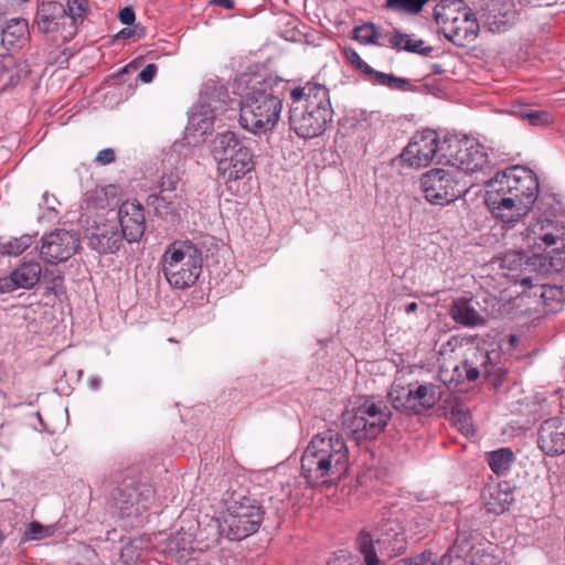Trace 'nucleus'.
Returning a JSON list of instances; mask_svg holds the SVG:
<instances>
[{"label":"nucleus","mask_w":565,"mask_h":565,"mask_svg":"<svg viewBox=\"0 0 565 565\" xmlns=\"http://www.w3.org/2000/svg\"><path fill=\"white\" fill-rule=\"evenodd\" d=\"M494 178L502 184L501 189L531 210L539 194V181L532 170L515 166L498 172Z\"/></svg>","instance_id":"obj_10"},{"label":"nucleus","mask_w":565,"mask_h":565,"mask_svg":"<svg viewBox=\"0 0 565 565\" xmlns=\"http://www.w3.org/2000/svg\"><path fill=\"white\" fill-rule=\"evenodd\" d=\"M541 239L542 242L547 245V246H552L554 244H556L557 242V236L551 234V233H546L544 235L541 236Z\"/></svg>","instance_id":"obj_55"},{"label":"nucleus","mask_w":565,"mask_h":565,"mask_svg":"<svg viewBox=\"0 0 565 565\" xmlns=\"http://www.w3.org/2000/svg\"><path fill=\"white\" fill-rule=\"evenodd\" d=\"M539 446L547 456L565 452V426L559 417L545 420L540 429Z\"/></svg>","instance_id":"obj_20"},{"label":"nucleus","mask_w":565,"mask_h":565,"mask_svg":"<svg viewBox=\"0 0 565 565\" xmlns=\"http://www.w3.org/2000/svg\"><path fill=\"white\" fill-rule=\"evenodd\" d=\"M86 237L90 248L99 254H113L117 252L121 245L122 236L115 221L94 222L87 228Z\"/></svg>","instance_id":"obj_16"},{"label":"nucleus","mask_w":565,"mask_h":565,"mask_svg":"<svg viewBox=\"0 0 565 565\" xmlns=\"http://www.w3.org/2000/svg\"><path fill=\"white\" fill-rule=\"evenodd\" d=\"M487 461L491 470L500 476L509 471L514 461V454L509 448H501L489 452Z\"/></svg>","instance_id":"obj_30"},{"label":"nucleus","mask_w":565,"mask_h":565,"mask_svg":"<svg viewBox=\"0 0 565 565\" xmlns=\"http://www.w3.org/2000/svg\"><path fill=\"white\" fill-rule=\"evenodd\" d=\"M449 316L458 324L477 328L487 323L489 312L476 298L460 297L451 302Z\"/></svg>","instance_id":"obj_17"},{"label":"nucleus","mask_w":565,"mask_h":565,"mask_svg":"<svg viewBox=\"0 0 565 565\" xmlns=\"http://www.w3.org/2000/svg\"><path fill=\"white\" fill-rule=\"evenodd\" d=\"M178 180L179 178L172 172L164 174L160 182L161 191L159 194H172L177 188Z\"/></svg>","instance_id":"obj_44"},{"label":"nucleus","mask_w":565,"mask_h":565,"mask_svg":"<svg viewBox=\"0 0 565 565\" xmlns=\"http://www.w3.org/2000/svg\"><path fill=\"white\" fill-rule=\"evenodd\" d=\"M391 412L383 402L366 398L344 414V425L356 441L375 438L386 427Z\"/></svg>","instance_id":"obj_8"},{"label":"nucleus","mask_w":565,"mask_h":565,"mask_svg":"<svg viewBox=\"0 0 565 565\" xmlns=\"http://www.w3.org/2000/svg\"><path fill=\"white\" fill-rule=\"evenodd\" d=\"M512 501L501 500L500 497H484L482 505L487 513L499 515L509 509Z\"/></svg>","instance_id":"obj_37"},{"label":"nucleus","mask_w":565,"mask_h":565,"mask_svg":"<svg viewBox=\"0 0 565 565\" xmlns=\"http://www.w3.org/2000/svg\"><path fill=\"white\" fill-rule=\"evenodd\" d=\"M90 200L95 209H105L109 204L107 191L104 188H96L90 194Z\"/></svg>","instance_id":"obj_45"},{"label":"nucleus","mask_w":565,"mask_h":565,"mask_svg":"<svg viewBox=\"0 0 565 565\" xmlns=\"http://www.w3.org/2000/svg\"><path fill=\"white\" fill-rule=\"evenodd\" d=\"M29 32L28 21L24 19H12L2 30V44L6 46H14L21 40L25 39Z\"/></svg>","instance_id":"obj_29"},{"label":"nucleus","mask_w":565,"mask_h":565,"mask_svg":"<svg viewBox=\"0 0 565 565\" xmlns=\"http://www.w3.org/2000/svg\"><path fill=\"white\" fill-rule=\"evenodd\" d=\"M349 450L335 433L315 436L301 456V471L312 488L329 487L348 469Z\"/></svg>","instance_id":"obj_1"},{"label":"nucleus","mask_w":565,"mask_h":565,"mask_svg":"<svg viewBox=\"0 0 565 565\" xmlns=\"http://www.w3.org/2000/svg\"><path fill=\"white\" fill-rule=\"evenodd\" d=\"M55 532V525H42L41 523L33 521L28 525L25 537L28 540L40 541L53 536Z\"/></svg>","instance_id":"obj_36"},{"label":"nucleus","mask_w":565,"mask_h":565,"mask_svg":"<svg viewBox=\"0 0 565 565\" xmlns=\"http://www.w3.org/2000/svg\"><path fill=\"white\" fill-rule=\"evenodd\" d=\"M42 267L39 262L30 260L21 264L9 276L0 278V294L15 289H32L40 280Z\"/></svg>","instance_id":"obj_19"},{"label":"nucleus","mask_w":565,"mask_h":565,"mask_svg":"<svg viewBox=\"0 0 565 565\" xmlns=\"http://www.w3.org/2000/svg\"><path fill=\"white\" fill-rule=\"evenodd\" d=\"M290 97V128L303 139L322 135L333 117L328 88L318 83H307L294 88Z\"/></svg>","instance_id":"obj_2"},{"label":"nucleus","mask_w":565,"mask_h":565,"mask_svg":"<svg viewBox=\"0 0 565 565\" xmlns=\"http://www.w3.org/2000/svg\"><path fill=\"white\" fill-rule=\"evenodd\" d=\"M522 284H523V285H525V286H531V285H532V284H531V279H530V278H524V279L522 280Z\"/></svg>","instance_id":"obj_60"},{"label":"nucleus","mask_w":565,"mask_h":565,"mask_svg":"<svg viewBox=\"0 0 565 565\" xmlns=\"http://www.w3.org/2000/svg\"><path fill=\"white\" fill-rule=\"evenodd\" d=\"M478 548L472 543L471 533L459 531L455 543L443 557H448L447 565H468L470 555L478 551Z\"/></svg>","instance_id":"obj_24"},{"label":"nucleus","mask_w":565,"mask_h":565,"mask_svg":"<svg viewBox=\"0 0 565 565\" xmlns=\"http://www.w3.org/2000/svg\"><path fill=\"white\" fill-rule=\"evenodd\" d=\"M148 200V204L151 205L161 217L171 221H175L180 217L182 201L177 194H152Z\"/></svg>","instance_id":"obj_25"},{"label":"nucleus","mask_w":565,"mask_h":565,"mask_svg":"<svg viewBox=\"0 0 565 565\" xmlns=\"http://www.w3.org/2000/svg\"><path fill=\"white\" fill-rule=\"evenodd\" d=\"M502 184L493 177L488 181L484 203L491 214L507 224H513L524 217L530 210L515 199L508 194Z\"/></svg>","instance_id":"obj_9"},{"label":"nucleus","mask_w":565,"mask_h":565,"mask_svg":"<svg viewBox=\"0 0 565 565\" xmlns=\"http://www.w3.org/2000/svg\"><path fill=\"white\" fill-rule=\"evenodd\" d=\"M524 257L520 252H508L501 257L500 266L509 270H515L523 264Z\"/></svg>","instance_id":"obj_39"},{"label":"nucleus","mask_w":565,"mask_h":565,"mask_svg":"<svg viewBox=\"0 0 565 565\" xmlns=\"http://www.w3.org/2000/svg\"><path fill=\"white\" fill-rule=\"evenodd\" d=\"M545 262H548L550 270L563 271L565 269V257H563V250L559 248L553 249L544 257Z\"/></svg>","instance_id":"obj_41"},{"label":"nucleus","mask_w":565,"mask_h":565,"mask_svg":"<svg viewBox=\"0 0 565 565\" xmlns=\"http://www.w3.org/2000/svg\"><path fill=\"white\" fill-rule=\"evenodd\" d=\"M119 20L121 23L130 25L135 21V11L131 7H126L119 12Z\"/></svg>","instance_id":"obj_50"},{"label":"nucleus","mask_w":565,"mask_h":565,"mask_svg":"<svg viewBox=\"0 0 565 565\" xmlns=\"http://www.w3.org/2000/svg\"><path fill=\"white\" fill-rule=\"evenodd\" d=\"M160 264L171 287L186 289L193 286L201 275L202 252L191 241H175L166 248Z\"/></svg>","instance_id":"obj_4"},{"label":"nucleus","mask_w":565,"mask_h":565,"mask_svg":"<svg viewBox=\"0 0 565 565\" xmlns=\"http://www.w3.org/2000/svg\"><path fill=\"white\" fill-rule=\"evenodd\" d=\"M158 67L156 64H148L138 75V78L143 83H151L157 74Z\"/></svg>","instance_id":"obj_48"},{"label":"nucleus","mask_w":565,"mask_h":565,"mask_svg":"<svg viewBox=\"0 0 565 565\" xmlns=\"http://www.w3.org/2000/svg\"><path fill=\"white\" fill-rule=\"evenodd\" d=\"M365 76L374 84L386 86L391 89L396 90H406L409 86L407 79L402 77H396L392 74H386L383 72L375 71L371 67V73H366Z\"/></svg>","instance_id":"obj_31"},{"label":"nucleus","mask_w":565,"mask_h":565,"mask_svg":"<svg viewBox=\"0 0 565 565\" xmlns=\"http://www.w3.org/2000/svg\"><path fill=\"white\" fill-rule=\"evenodd\" d=\"M388 44L396 50H405L412 53H418L424 56L429 55L433 52L431 46H423L424 41L423 40H413L409 35L403 34L397 30H394V32L388 38Z\"/></svg>","instance_id":"obj_28"},{"label":"nucleus","mask_w":565,"mask_h":565,"mask_svg":"<svg viewBox=\"0 0 565 565\" xmlns=\"http://www.w3.org/2000/svg\"><path fill=\"white\" fill-rule=\"evenodd\" d=\"M469 10L462 0H441L434 10V19L437 24L445 26L458 23L461 12Z\"/></svg>","instance_id":"obj_26"},{"label":"nucleus","mask_w":565,"mask_h":565,"mask_svg":"<svg viewBox=\"0 0 565 565\" xmlns=\"http://www.w3.org/2000/svg\"><path fill=\"white\" fill-rule=\"evenodd\" d=\"M253 169V153L248 146L237 148L234 156L217 166L218 172L226 182L239 180Z\"/></svg>","instance_id":"obj_21"},{"label":"nucleus","mask_w":565,"mask_h":565,"mask_svg":"<svg viewBox=\"0 0 565 565\" xmlns=\"http://www.w3.org/2000/svg\"><path fill=\"white\" fill-rule=\"evenodd\" d=\"M211 3L222 7L224 9L231 10L234 8V1L233 0H212Z\"/></svg>","instance_id":"obj_53"},{"label":"nucleus","mask_w":565,"mask_h":565,"mask_svg":"<svg viewBox=\"0 0 565 565\" xmlns=\"http://www.w3.org/2000/svg\"><path fill=\"white\" fill-rule=\"evenodd\" d=\"M519 116L529 120V122L534 126L543 125L548 121V115L545 111L524 110L520 111Z\"/></svg>","instance_id":"obj_43"},{"label":"nucleus","mask_w":565,"mask_h":565,"mask_svg":"<svg viewBox=\"0 0 565 565\" xmlns=\"http://www.w3.org/2000/svg\"><path fill=\"white\" fill-rule=\"evenodd\" d=\"M444 390L433 383L405 384L396 379L387 393L394 409L407 415H420L431 409L441 398Z\"/></svg>","instance_id":"obj_7"},{"label":"nucleus","mask_w":565,"mask_h":565,"mask_svg":"<svg viewBox=\"0 0 565 565\" xmlns=\"http://www.w3.org/2000/svg\"><path fill=\"white\" fill-rule=\"evenodd\" d=\"M344 55L348 58V61L359 71H361L364 75L366 73H371V66L366 62H364L354 50L345 49Z\"/></svg>","instance_id":"obj_42"},{"label":"nucleus","mask_w":565,"mask_h":565,"mask_svg":"<svg viewBox=\"0 0 565 565\" xmlns=\"http://www.w3.org/2000/svg\"><path fill=\"white\" fill-rule=\"evenodd\" d=\"M430 554L426 556L425 553L415 557V558H406L398 562V565H427L429 561Z\"/></svg>","instance_id":"obj_51"},{"label":"nucleus","mask_w":565,"mask_h":565,"mask_svg":"<svg viewBox=\"0 0 565 565\" xmlns=\"http://www.w3.org/2000/svg\"><path fill=\"white\" fill-rule=\"evenodd\" d=\"M511 492L510 488L508 487V484H499V494H509Z\"/></svg>","instance_id":"obj_57"},{"label":"nucleus","mask_w":565,"mask_h":565,"mask_svg":"<svg viewBox=\"0 0 565 565\" xmlns=\"http://www.w3.org/2000/svg\"><path fill=\"white\" fill-rule=\"evenodd\" d=\"M489 361V353L486 350L480 348L472 349L470 355L463 363L468 381H476L481 373L488 376L490 374V369L488 367Z\"/></svg>","instance_id":"obj_27"},{"label":"nucleus","mask_w":565,"mask_h":565,"mask_svg":"<svg viewBox=\"0 0 565 565\" xmlns=\"http://www.w3.org/2000/svg\"><path fill=\"white\" fill-rule=\"evenodd\" d=\"M425 199L431 204L444 205L454 202L463 192L459 181L449 170L431 169L420 178Z\"/></svg>","instance_id":"obj_11"},{"label":"nucleus","mask_w":565,"mask_h":565,"mask_svg":"<svg viewBox=\"0 0 565 565\" xmlns=\"http://www.w3.org/2000/svg\"><path fill=\"white\" fill-rule=\"evenodd\" d=\"M121 226V236L127 242H138L146 230V218L142 206L135 201L124 202L117 213Z\"/></svg>","instance_id":"obj_18"},{"label":"nucleus","mask_w":565,"mask_h":565,"mask_svg":"<svg viewBox=\"0 0 565 565\" xmlns=\"http://www.w3.org/2000/svg\"><path fill=\"white\" fill-rule=\"evenodd\" d=\"M67 15L71 19V29L67 35H75L77 24L83 22L86 15L87 7L85 0H67Z\"/></svg>","instance_id":"obj_32"},{"label":"nucleus","mask_w":565,"mask_h":565,"mask_svg":"<svg viewBox=\"0 0 565 565\" xmlns=\"http://www.w3.org/2000/svg\"><path fill=\"white\" fill-rule=\"evenodd\" d=\"M379 30L373 23H365L354 29V39L362 44L383 45L379 42Z\"/></svg>","instance_id":"obj_35"},{"label":"nucleus","mask_w":565,"mask_h":565,"mask_svg":"<svg viewBox=\"0 0 565 565\" xmlns=\"http://www.w3.org/2000/svg\"><path fill=\"white\" fill-rule=\"evenodd\" d=\"M77 236L65 230H56L42 238L41 258L49 264H57L70 259L77 250Z\"/></svg>","instance_id":"obj_15"},{"label":"nucleus","mask_w":565,"mask_h":565,"mask_svg":"<svg viewBox=\"0 0 565 565\" xmlns=\"http://www.w3.org/2000/svg\"><path fill=\"white\" fill-rule=\"evenodd\" d=\"M417 307H418V306H417V303H416V302H409V303H407V305L405 306V312H406V313H412V312H414V311H416V310H417Z\"/></svg>","instance_id":"obj_56"},{"label":"nucleus","mask_w":565,"mask_h":565,"mask_svg":"<svg viewBox=\"0 0 565 565\" xmlns=\"http://www.w3.org/2000/svg\"><path fill=\"white\" fill-rule=\"evenodd\" d=\"M448 147L447 161L459 171L475 173L489 167L488 154L476 139H456Z\"/></svg>","instance_id":"obj_12"},{"label":"nucleus","mask_w":565,"mask_h":565,"mask_svg":"<svg viewBox=\"0 0 565 565\" xmlns=\"http://www.w3.org/2000/svg\"><path fill=\"white\" fill-rule=\"evenodd\" d=\"M220 531L231 541H241L259 529L264 511L252 497L220 498Z\"/></svg>","instance_id":"obj_5"},{"label":"nucleus","mask_w":565,"mask_h":565,"mask_svg":"<svg viewBox=\"0 0 565 565\" xmlns=\"http://www.w3.org/2000/svg\"><path fill=\"white\" fill-rule=\"evenodd\" d=\"M447 558H448V557H441V558L439 559V562H437V563H431L430 565H447Z\"/></svg>","instance_id":"obj_59"},{"label":"nucleus","mask_w":565,"mask_h":565,"mask_svg":"<svg viewBox=\"0 0 565 565\" xmlns=\"http://www.w3.org/2000/svg\"><path fill=\"white\" fill-rule=\"evenodd\" d=\"M32 243L33 238L30 235L12 238L6 243H0V254L3 256H19L26 250Z\"/></svg>","instance_id":"obj_33"},{"label":"nucleus","mask_w":565,"mask_h":565,"mask_svg":"<svg viewBox=\"0 0 565 565\" xmlns=\"http://www.w3.org/2000/svg\"><path fill=\"white\" fill-rule=\"evenodd\" d=\"M282 100L271 85L257 82L250 86L241 103L239 124L254 134L271 130L280 118Z\"/></svg>","instance_id":"obj_3"},{"label":"nucleus","mask_w":565,"mask_h":565,"mask_svg":"<svg viewBox=\"0 0 565 565\" xmlns=\"http://www.w3.org/2000/svg\"><path fill=\"white\" fill-rule=\"evenodd\" d=\"M455 416L457 417V420L461 424V428L468 431L471 426L470 415L462 411H457Z\"/></svg>","instance_id":"obj_52"},{"label":"nucleus","mask_w":565,"mask_h":565,"mask_svg":"<svg viewBox=\"0 0 565 565\" xmlns=\"http://www.w3.org/2000/svg\"><path fill=\"white\" fill-rule=\"evenodd\" d=\"M478 31L479 24L470 10L461 12L458 23L444 28L446 39L461 47L472 42L478 35Z\"/></svg>","instance_id":"obj_22"},{"label":"nucleus","mask_w":565,"mask_h":565,"mask_svg":"<svg viewBox=\"0 0 565 565\" xmlns=\"http://www.w3.org/2000/svg\"><path fill=\"white\" fill-rule=\"evenodd\" d=\"M468 562V565H500V561L494 555L481 548L475 551Z\"/></svg>","instance_id":"obj_40"},{"label":"nucleus","mask_w":565,"mask_h":565,"mask_svg":"<svg viewBox=\"0 0 565 565\" xmlns=\"http://www.w3.org/2000/svg\"><path fill=\"white\" fill-rule=\"evenodd\" d=\"M70 21L65 6L56 1L39 4L34 20L39 32L50 34L54 41L58 35L63 41H68L74 36L67 35L71 29Z\"/></svg>","instance_id":"obj_13"},{"label":"nucleus","mask_w":565,"mask_h":565,"mask_svg":"<svg viewBox=\"0 0 565 565\" xmlns=\"http://www.w3.org/2000/svg\"><path fill=\"white\" fill-rule=\"evenodd\" d=\"M561 245H562V249L565 248V244L563 241L561 242Z\"/></svg>","instance_id":"obj_61"},{"label":"nucleus","mask_w":565,"mask_h":565,"mask_svg":"<svg viewBox=\"0 0 565 565\" xmlns=\"http://www.w3.org/2000/svg\"><path fill=\"white\" fill-rule=\"evenodd\" d=\"M140 554L136 551L135 546L127 544L122 547L120 558L125 565H136Z\"/></svg>","instance_id":"obj_46"},{"label":"nucleus","mask_w":565,"mask_h":565,"mask_svg":"<svg viewBox=\"0 0 565 565\" xmlns=\"http://www.w3.org/2000/svg\"><path fill=\"white\" fill-rule=\"evenodd\" d=\"M131 33H132V31H131V30H129V29H124V30H121V31H120V33H119V34H120L121 36L127 38V36H130V35H131Z\"/></svg>","instance_id":"obj_58"},{"label":"nucleus","mask_w":565,"mask_h":565,"mask_svg":"<svg viewBox=\"0 0 565 565\" xmlns=\"http://www.w3.org/2000/svg\"><path fill=\"white\" fill-rule=\"evenodd\" d=\"M427 2L428 0H386V8L394 11L417 14Z\"/></svg>","instance_id":"obj_34"},{"label":"nucleus","mask_w":565,"mask_h":565,"mask_svg":"<svg viewBox=\"0 0 565 565\" xmlns=\"http://www.w3.org/2000/svg\"><path fill=\"white\" fill-rule=\"evenodd\" d=\"M436 131L427 129L415 135L402 152V160L412 168L428 166L439 151Z\"/></svg>","instance_id":"obj_14"},{"label":"nucleus","mask_w":565,"mask_h":565,"mask_svg":"<svg viewBox=\"0 0 565 565\" xmlns=\"http://www.w3.org/2000/svg\"><path fill=\"white\" fill-rule=\"evenodd\" d=\"M352 559L353 557L349 552L340 551L328 562V565H353Z\"/></svg>","instance_id":"obj_47"},{"label":"nucleus","mask_w":565,"mask_h":565,"mask_svg":"<svg viewBox=\"0 0 565 565\" xmlns=\"http://www.w3.org/2000/svg\"><path fill=\"white\" fill-rule=\"evenodd\" d=\"M190 125L204 135L213 127V116L205 113H195L190 118Z\"/></svg>","instance_id":"obj_38"},{"label":"nucleus","mask_w":565,"mask_h":565,"mask_svg":"<svg viewBox=\"0 0 565 565\" xmlns=\"http://www.w3.org/2000/svg\"><path fill=\"white\" fill-rule=\"evenodd\" d=\"M376 537L366 531H361L356 546L364 558L365 565H384V558L397 556L405 550V536L394 521H386L376 532Z\"/></svg>","instance_id":"obj_6"},{"label":"nucleus","mask_w":565,"mask_h":565,"mask_svg":"<svg viewBox=\"0 0 565 565\" xmlns=\"http://www.w3.org/2000/svg\"><path fill=\"white\" fill-rule=\"evenodd\" d=\"M115 161V151L111 148L100 150L96 156V162L105 166Z\"/></svg>","instance_id":"obj_49"},{"label":"nucleus","mask_w":565,"mask_h":565,"mask_svg":"<svg viewBox=\"0 0 565 565\" xmlns=\"http://www.w3.org/2000/svg\"><path fill=\"white\" fill-rule=\"evenodd\" d=\"M246 142L239 139L233 131H224L217 134L211 142V153L213 158L221 164L227 158L236 153L237 148L246 147Z\"/></svg>","instance_id":"obj_23"},{"label":"nucleus","mask_w":565,"mask_h":565,"mask_svg":"<svg viewBox=\"0 0 565 565\" xmlns=\"http://www.w3.org/2000/svg\"><path fill=\"white\" fill-rule=\"evenodd\" d=\"M43 201L44 204L47 206L49 210H55L54 203L56 202V198L52 194L44 193L43 194Z\"/></svg>","instance_id":"obj_54"}]
</instances>
